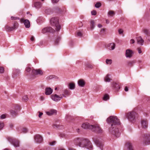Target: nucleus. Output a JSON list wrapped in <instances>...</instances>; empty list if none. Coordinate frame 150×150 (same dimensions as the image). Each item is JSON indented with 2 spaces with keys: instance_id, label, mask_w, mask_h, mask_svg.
<instances>
[{
  "instance_id": "nucleus-56",
  "label": "nucleus",
  "mask_w": 150,
  "mask_h": 150,
  "mask_svg": "<svg viewBox=\"0 0 150 150\" xmlns=\"http://www.w3.org/2000/svg\"><path fill=\"white\" fill-rule=\"evenodd\" d=\"M135 41L133 39H132L130 40V42L131 43L133 44L134 43Z\"/></svg>"
},
{
  "instance_id": "nucleus-48",
  "label": "nucleus",
  "mask_w": 150,
  "mask_h": 150,
  "mask_svg": "<svg viewBox=\"0 0 150 150\" xmlns=\"http://www.w3.org/2000/svg\"><path fill=\"white\" fill-rule=\"evenodd\" d=\"M19 18L17 17H15L13 16H11V20H16L17 19H19Z\"/></svg>"
},
{
  "instance_id": "nucleus-54",
  "label": "nucleus",
  "mask_w": 150,
  "mask_h": 150,
  "mask_svg": "<svg viewBox=\"0 0 150 150\" xmlns=\"http://www.w3.org/2000/svg\"><path fill=\"white\" fill-rule=\"evenodd\" d=\"M59 0H52V2L53 3H56L58 2Z\"/></svg>"
},
{
  "instance_id": "nucleus-30",
  "label": "nucleus",
  "mask_w": 150,
  "mask_h": 150,
  "mask_svg": "<svg viewBox=\"0 0 150 150\" xmlns=\"http://www.w3.org/2000/svg\"><path fill=\"white\" fill-rule=\"evenodd\" d=\"M60 40H61L60 37H57L54 41V45H58L59 42V41Z\"/></svg>"
},
{
  "instance_id": "nucleus-53",
  "label": "nucleus",
  "mask_w": 150,
  "mask_h": 150,
  "mask_svg": "<svg viewBox=\"0 0 150 150\" xmlns=\"http://www.w3.org/2000/svg\"><path fill=\"white\" fill-rule=\"evenodd\" d=\"M137 50L139 54H141L142 53V52L141 50V49L140 48H137Z\"/></svg>"
},
{
  "instance_id": "nucleus-8",
  "label": "nucleus",
  "mask_w": 150,
  "mask_h": 150,
  "mask_svg": "<svg viewBox=\"0 0 150 150\" xmlns=\"http://www.w3.org/2000/svg\"><path fill=\"white\" fill-rule=\"evenodd\" d=\"M18 26V24L16 22H15L13 27H10L8 25H6L5 27L6 30L8 31H11L17 28Z\"/></svg>"
},
{
  "instance_id": "nucleus-7",
  "label": "nucleus",
  "mask_w": 150,
  "mask_h": 150,
  "mask_svg": "<svg viewBox=\"0 0 150 150\" xmlns=\"http://www.w3.org/2000/svg\"><path fill=\"white\" fill-rule=\"evenodd\" d=\"M143 143L145 145L150 144V134H145L144 135Z\"/></svg>"
},
{
  "instance_id": "nucleus-17",
  "label": "nucleus",
  "mask_w": 150,
  "mask_h": 150,
  "mask_svg": "<svg viewBox=\"0 0 150 150\" xmlns=\"http://www.w3.org/2000/svg\"><path fill=\"white\" fill-rule=\"evenodd\" d=\"M45 94L47 95H49L52 94L53 90L50 87H46L45 89Z\"/></svg>"
},
{
  "instance_id": "nucleus-24",
  "label": "nucleus",
  "mask_w": 150,
  "mask_h": 150,
  "mask_svg": "<svg viewBox=\"0 0 150 150\" xmlns=\"http://www.w3.org/2000/svg\"><path fill=\"white\" fill-rule=\"evenodd\" d=\"M126 145L128 150H134L132 145L130 143L128 142L126 144Z\"/></svg>"
},
{
  "instance_id": "nucleus-52",
  "label": "nucleus",
  "mask_w": 150,
  "mask_h": 150,
  "mask_svg": "<svg viewBox=\"0 0 150 150\" xmlns=\"http://www.w3.org/2000/svg\"><path fill=\"white\" fill-rule=\"evenodd\" d=\"M6 117V116H5V115L4 114H3V115H2L1 116V119H4Z\"/></svg>"
},
{
  "instance_id": "nucleus-40",
  "label": "nucleus",
  "mask_w": 150,
  "mask_h": 150,
  "mask_svg": "<svg viewBox=\"0 0 150 150\" xmlns=\"http://www.w3.org/2000/svg\"><path fill=\"white\" fill-rule=\"evenodd\" d=\"M56 143V142L55 141H54L52 142H49V144L51 146H53Z\"/></svg>"
},
{
  "instance_id": "nucleus-43",
  "label": "nucleus",
  "mask_w": 150,
  "mask_h": 150,
  "mask_svg": "<svg viewBox=\"0 0 150 150\" xmlns=\"http://www.w3.org/2000/svg\"><path fill=\"white\" fill-rule=\"evenodd\" d=\"M4 126V124L3 123L0 122V130L2 129Z\"/></svg>"
},
{
  "instance_id": "nucleus-60",
  "label": "nucleus",
  "mask_w": 150,
  "mask_h": 150,
  "mask_svg": "<svg viewBox=\"0 0 150 150\" xmlns=\"http://www.w3.org/2000/svg\"><path fill=\"white\" fill-rule=\"evenodd\" d=\"M69 150H76L73 148L69 147Z\"/></svg>"
},
{
  "instance_id": "nucleus-29",
  "label": "nucleus",
  "mask_w": 150,
  "mask_h": 150,
  "mask_svg": "<svg viewBox=\"0 0 150 150\" xmlns=\"http://www.w3.org/2000/svg\"><path fill=\"white\" fill-rule=\"evenodd\" d=\"M69 87L70 89H73L75 88V85L73 83H70L69 85Z\"/></svg>"
},
{
  "instance_id": "nucleus-41",
  "label": "nucleus",
  "mask_w": 150,
  "mask_h": 150,
  "mask_svg": "<svg viewBox=\"0 0 150 150\" xmlns=\"http://www.w3.org/2000/svg\"><path fill=\"white\" fill-rule=\"evenodd\" d=\"M64 93L65 95H69V91L67 90H65L64 91Z\"/></svg>"
},
{
  "instance_id": "nucleus-42",
  "label": "nucleus",
  "mask_w": 150,
  "mask_h": 150,
  "mask_svg": "<svg viewBox=\"0 0 150 150\" xmlns=\"http://www.w3.org/2000/svg\"><path fill=\"white\" fill-rule=\"evenodd\" d=\"M21 130L22 132H23V133H26L27 132V129L24 127H23L22 129Z\"/></svg>"
},
{
  "instance_id": "nucleus-39",
  "label": "nucleus",
  "mask_w": 150,
  "mask_h": 150,
  "mask_svg": "<svg viewBox=\"0 0 150 150\" xmlns=\"http://www.w3.org/2000/svg\"><path fill=\"white\" fill-rule=\"evenodd\" d=\"M101 5V3L100 2H97L95 5V7L96 8H99Z\"/></svg>"
},
{
  "instance_id": "nucleus-15",
  "label": "nucleus",
  "mask_w": 150,
  "mask_h": 150,
  "mask_svg": "<svg viewBox=\"0 0 150 150\" xmlns=\"http://www.w3.org/2000/svg\"><path fill=\"white\" fill-rule=\"evenodd\" d=\"M141 126L142 128L145 129L148 126V122L147 120H142L141 122Z\"/></svg>"
},
{
  "instance_id": "nucleus-28",
  "label": "nucleus",
  "mask_w": 150,
  "mask_h": 150,
  "mask_svg": "<svg viewBox=\"0 0 150 150\" xmlns=\"http://www.w3.org/2000/svg\"><path fill=\"white\" fill-rule=\"evenodd\" d=\"M135 62V61H129L127 62V65L129 67H131Z\"/></svg>"
},
{
  "instance_id": "nucleus-26",
  "label": "nucleus",
  "mask_w": 150,
  "mask_h": 150,
  "mask_svg": "<svg viewBox=\"0 0 150 150\" xmlns=\"http://www.w3.org/2000/svg\"><path fill=\"white\" fill-rule=\"evenodd\" d=\"M113 86L115 88L116 90H117L118 89H119L120 88V87L119 85H118L116 83H113Z\"/></svg>"
},
{
  "instance_id": "nucleus-13",
  "label": "nucleus",
  "mask_w": 150,
  "mask_h": 150,
  "mask_svg": "<svg viewBox=\"0 0 150 150\" xmlns=\"http://www.w3.org/2000/svg\"><path fill=\"white\" fill-rule=\"evenodd\" d=\"M93 141L97 146L99 147L101 150H103V144L99 140L94 139Z\"/></svg>"
},
{
  "instance_id": "nucleus-37",
  "label": "nucleus",
  "mask_w": 150,
  "mask_h": 150,
  "mask_svg": "<svg viewBox=\"0 0 150 150\" xmlns=\"http://www.w3.org/2000/svg\"><path fill=\"white\" fill-rule=\"evenodd\" d=\"M28 96L26 95L23 97L22 100L24 102H26L28 100Z\"/></svg>"
},
{
  "instance_id": "nucleus-22",
  "label": "nucleus",
  "mask_w": 150,
  "mask_h": 150,
  "mask_svg": "<svg viewBox=\"0 0 150 150\" xmlns=\"http://www.w3.org/2000/svg\"><path fill=\"white\" fill-rule=\"evenodd\" d=\"M85 66L87 69H92L93 67V65L87 62L85 64Z\"/></svg>"
},
{
  "instance_id": "nucleus-51",
  "label": "nucleus",
  "mask_w": 150,
  "mask_h": 150,
  "mask_svg": "<svg viewBox=\"0 0 150 150\" xmlns=\"http://www.w3.org/2000/svg\"><path fill=\"white\" fill-rule=\"evenodd\" d=\"M123 32V30L121 29H120L118 30V32L119 34H122Z\"/></svg>"
},
{
  "instance_id": "nucleus-63",
  "label": "nucleus",
  "mask_w": 150,
  "mask_h": 150,
  "mask_svg": "<svg viewBox=\"0 0 150 150\" xmlns=\"http://www.w3.org/2000/svg\"><path fill=\"white\" fill-rule=\"evenodd\" d=\"M106 23H109V21L108 20H106Z\"/></svg>"
},
{
  "instance_id": "nucleus-18",
  "label": "nucleus",
  "mask_w": 150,
  "mask_h": 150,
  "mask_svg": "<svg viewBox=\"0 0 150 150\" xmlns=\"http://www.w3.org/2000/svg\"><path fill=\"white\" fill-rule=\"evenodd\" d=\"M57 112L56 110L54 109H51L49 111L47 112L46 113L47 115L51 116L53 115H56Z\"/></svg>"
},
{
  "instance_id": "nucleus-44",
  "label": "nucleus",
  "mask_w": 150,
  "mask_h": 150,
  "mask_svg": "<svg viewBox=\"0 0 150 150\" xmlns=\"http://www.w3.org/2000/svg\"><path fill=\"white\" fill-rule=\"evenodd\" d=\"M4 68L3 67H0V73H3L4 72Z\"/></svg>"
},
{
  "instance_id": "nucleus-9",
  "label": "nucleus",
  "mask_w": 150,
  "mask_h": 150,
  "mask_svg": "<svg viewBox=\"0 0 150 150\" xmlns=\"http://www.w3.org/2000/svg\"><path fill=\"white\" fill-rule=\"evenodd\" d=\"M92 127L91 129L93 131L99 133H102L103 132L102 129L100 127L98 124L93 125H92Z\"/></svg>"
},
{
  "instance_id": "nucleus-4",
  "label": "nucleus",
  "mask_w": 150,
  "mask_h": 150,
  "mask_svg": "<svg viewBox=\"0 0 150 150\" xmlns=\"http://www.w3.org/2000/svg\"><path fill=\"white\" fill-rule=\"evenodd\" d=\"M32 73L33 75H30V79L32 80L35 77V75H42L43 74V72L42 70L40 69H33L32 70Z\"/></svg>"
},
{
  "instance_id": "nucleus-64",
  "label": "nucleus",
  "mask_w": 150,
  "mask_h": 150,
  "mask_svg": "<svg viewBox=\"0 0 150 150\" xmlns=\"http://www.w3.org/2000/svg\"><path fill=\"white\" fill-rule=\"evenodd\" d=\"M40 45H42L43 44V42H40Z\"/></svg>"
},
{
  "instance_id": "nucleus-47",
  "label": "nucleus",
  "mask_w": 150,
  "mask_h": 150,
  "mask_svg": "<svg viewBox=\"0 0 150 150\" xmlns=\"http://www.w3.org/2000/svg\"><path fill=\"white\" fill-rule=\"evenodd\" d=\"M30 40L32 42H34L35 41V39L34 37L33 36H31L30 38Z\"/></svg>"
},
{
  "instance_id": "nucleus-61",
  "label": "nucleus",
  "mask_w": 150,
  "mask_h": 150,
  "mask_svg": "<svg viewBox=\"0 0 150 150\" xmlns=\"http://www.w3.org/2000/svg\"><path fill=\"white\" fill-rule=\"evenodd\" d=\"M9 126L11 128H12L13 126V124H11L10 125H9Z\"/></svg>"
},
{
  "instance_id": "nucleus-16",
  "label": "nucleus",
  "mask_w": 150,
  "mask_h": 150,
  "mask_svg": "<svg viewBox=\"0 0 150 150\" xmlns=\"http://www.w3.org/2000/svg\"><path fill=\"white\" fill-rule=\"evenodd\" d=\"M92 125H90L88 123L86 122L83 123L81 127L85 129H91V128L93 127Z\"/></svg>"
},
{
  "instance_id": "nucleus-5",
  "label": "nucleus",
  "mask_w": 150,
  "mask_h": 150,
  "mask_svg": "<svg viewBox=\"0 0 150 150\" xmlns=\"http://www.w3.org/2000/svg\"><path fill=\"white\" fill-rule=\"evenodd\" d=\"M136 115L137 114L135 112H130L127 114L126 116L129 121L132 122H134L135 120Z\"/></svg>"
},
{
  "instance_id": "nucleus-23",
  "label": "nucleus",
  "mask_w": 150,
  "mask_h": 150,
  "mask_svg": "<svg viewBox=\"0 0 150 150\" xmlns=\"http://www.w3.org/2000/svg\"><path fill=\"white\" fill-rule=\"evenodd\" d=\"M108 47L109 50H113L115 48V44L114 43H110L108 45Z\"/></svg>"
},
{
  "instance_id": "nucleus-3",
  "label": "nucleus",
  "mask_w": 150,
  "mask_h": 150,
  "mask_svg": "<svg viewBox=\"0 0 150 150\" xmlns=\"http://www.w3.org/2000/svg\"><path fill=\"white\" fill-rule=\"evenodd\" d=\"M51 25L56 27V30L57 31H59L61 29V26L59 24V18L57 17H54L51 18L50 20Z\"/></svg>"
},
{
  "instance_id": "nucleus-49",
  "label": "nucleus",
  "mask_w": 150,
  "mask_h": 150,
  "mask_svg": "<svg viewBox=\"0 0 150 150\" xmlns=\"http://www.w3.org/2000/svg\"><path fill=\"white\" fill-rule=\"evenodd\" d=\"M38 112L39 113V115H38V117L39 118H41L42 115H43V113L41 112L40 111H39Z\"/></svg>"
},
{
  "instance_id": "nucleus-20",
  "label": "nucleus",
  "mask_w": 150,
  "mask_h": 150,
  "mask_svg": "<svg viewBox=\"0 0 150 150\" xmlns=\"http://www.w3.org/2000/svg\"><path fill=\"white\" fill-rule=\"evenodd\" d=\"M79 85L81 87H84L85 85V82L82 79L79 80L78 82Z\"/></svg>"
},
{
  "instance_id": "nucleus-62",
  "label": "nucleus",
  "mask_w": 150,
  "mask_h": 150,
  "mask_svg": "<svg viewBox=\"0 0 150 150\" xmlns=\"http://www.w3.org/2000/svg\"><path fill=\"white\" fill-rule=\"evenodd\" d=\"M80 129H76V131L77 132H79Z\"/></svg>"
},
{
  "instance_id": "nucleus-1",
  "label": "nucleus",
  "mask_w": 150,
  "mask_h": 150,
  "mask_svg": "<svg viewBox=\"0 0 150 150\" xmlns=\"http://www.w3.org/2000/svg\"><path fill=\"white\" fill-rule=\"evenodd\" d=\"M107 121L108 124H111V127L109 129L110 133L116 137H119L120 135V133L116 126L120 124L119 119L116 116H111L108 118Z\"/></svg>"
},
{
  "instance_id": "nucleus-33",
  "label": "nucleus",
  "mask_w": 150,
  "mask_h": 150,
  "mask_svg": "<svg viewBox=\"0 0 150 150\" xmlns=\"http://www.w3.org/2000/svg\"><path fill=\"white\" fill-rule=\"evenodd\" d=\"M108 13L111 16H113L115 14V12L113 11H110Z\"/></svg>"
},
{
  "instance_id": "nucleus-34",
  "label": "nucleus",
  "mask_w": 150,
  "mask_h": 150,
  "mask_svg": "<svg viewBox=\"0 0 150 150\" xmlns=\"http://www.w3.org/2000/svg\"><path fill=\"white\" fill-rule=\"evenodd\" d=\"M109 76V74H107L106 76L105 79V81L109 82L110 81L111 79L108 77Z\"/></svg>"
},
{
  "instance_id": "nucleus-6",
  "label": "nucleus",
  "mask_w": 150,
  "mask_h": 150,
  "mask_svg": "<svg viewBox=\"0 0 150 150\" xmlns=\"http://www.w3.org/2000/svg\"><path fill=\"white\" fill-rule=\"evenodd\" d=\"M8 141L15 147H17L19 146V141L18 139H13L10 137L8 138Z\"/></svg>"
},
{
  "instance_id": "nucleus-38",
  "label": "nucleus",
  "mask_w": 150,
  "mask_h": 150,
  "mask_svg": "<svg viewBox=\"0 0 150 150\" xmlns=\"http://www.w3.org/2000/svg\"><path fill=\"white\" fill-rule=\"evenodd\" d=\"M109 99V96L108 94H105L104 95L103 98V100H106Z\"/></svg>"
},
{
  "instance_id": "nucleus-19",
  "label": "nucleus",
  "mask_w": 150,
  "mask_h": 150,
  "mask_svg": "<svg viewBox=\"0 0 150 150\" xmlns=\"http://www.w3.org/2000/svg\"><path fill=\"white\" fill-rule=\"evenodd\" d=\"M20 21L21 23H24L25 27L28 28V20H24L23 18H22L20 19Z\"/></svg>"
},
{
  "instance_id": "nucleus-46",
  "label": "nucleus",
  "mask_w": 150,
  "mask_h": 150,
  "mask_svg": "<svg viewBox=\"0 0 150 150\" xmlns=\"http://www.w3.org/2000/svg\"><path fill=\"white\" fill-rule=\"evenodd\" d=\"M91 13L92 15H96V11L95 10H93L91 12Z\"/></svg>"
},
{
  "instance_id": "nucleus-59",
  "label": "nucleus",
  "mask_w": 150,
  "mask_h": 150,
  "mask_svg": "<svg viewBox=\"0 0 150 150\" xmlns=\"http://www.w3.org/2000/svg\"><path fill=\"white\" fill-rule=\"evenodd\" d=\"M69 150H76L73 148L69 147Z\"/></svg>"
},
{
  "instance_id": "nucleus-14",
  "label": "nucleus",
  "mask_w": 150,
  "mask_h": 150,
  "mask_svg": "<svg viewBox=\"0 0 150 150\" xmlns=\"http://www.w3.org/2000/svg\"><path fill=\"white\" fill-rule=\"evenodd\" d=\"M133 54L132 51L130 49H127L126 50L125 56L127 57L131 58Z\"/></svg>"
},
{
  "instance_id": "nucleus-45",
  "label": "nucleus",
  "mask_w": 150,
  "mask_h": 150,
  "mask_svg": "<svg viewBox=\"0 0 150 150\" xmlns=\"http://www.w3.org/2000/svg\"><path fill=\"white\" fill-rule=\"evenodd\" d=\"M105 31V29L104 28L102 29L100 31V34L101 35H103Z\"/></svg>"
},
{
  "instance_id": "nucleus-55",
  "label": "nucleus",
  "mask_w": 150,
  "mask_h": 150,
  "mask_svg": "<svg viewBox=\"0 0 150 150\" xmlns=\"http://www.w3.org/2000/svg\"><path fill=\"white\" fill-rule=\"evenodd\" d=\"M53 78V76L52 75H50L47 77V79H51Z\"/></svg>"
},
{
  "instance_id": "nucleus-50",
  "label": "nucleus",
  "mask_w": 150,
  "mask_h": 150,
  "mask_svg": "<svg viewBox=\"0 0 150 150\" xmlns=\"http://www.w3.org/2000/svg\"><path fill=\"white\" fill-rule=\"evenodd\" d=\"M77 35L79 36L82 37V34L81 32H79L77 33Z\"/></svg>"
},
{
  "instance_id": "nucleus-11",
  "label": "nucleus",
  "mask_w": 150,
  "mask_h": 150,
  "mask_svg": "<svg viewBox=\"0 0 150 150\" xmlns=\"http://www.w3.org/2000/svg\"><path fill=\"white\" fill-rule=\"evenodd\" d=\"M42 33H45L48 32L53 33L55 30L51 27H49L44 28L42 29Z\"/></svg>"
},
{
  "instance_id": "nucleus-27",
  "label": "nucleus",
  "mask_w": 150,
  "mask_h": 150,
  "mask_svg": "<svg viewBox=\"0 0 150 150\" xmlns=\"http://www.w3.org/2000/svg\"><path fill=\"white\" fill-rule=\"evenodd\" d=\"M52 126L55 129H60L61 127H62V126L61 125L54 124H52Z\"/></svg>"
},
{
  "instance_id": "nucleus-21",
  "label": "nucleus",
  "mask_w": 150,
  "mask_h": 150,
  "mask_svg": "<svg viewBox=\"0 0 150 150\" xmlns=\"http://www.w3.org/2000/svg\"><path fill=\"white\" fill-rule=\"evenodd\" d=\"M137 40L138 44H140L141 45H142L144 40H143L141 36L138 37L137 38Z\"/></svg>"
},
{
  "instance_id": "nucleus-2",
  "label": "nucleus",
  "mask_w": 150,
  "mask_h": 150,
  "mask_svg": "<svg viewBox=\"0 0 150 150\" xmlns=\"http://www.w3.org/2000/svg\"><path fill=\"white\" fill-rule=\"evenodd\" d=\"M76 144L82 147H85L90 150L93 148L91 142L87 139L77 138L75 139Z\"/></svg>"
},
{
  "instance_id": "nucleus-35",
  "label": "nucleus",
  "mask_w": 150,
  "mask_h": 150,
  "mask_svg": "<svg viewBox=\"0 0 150 150\" xmlns=\"http://www.w3.org/2000/svg\"><path fill=\"white\" fill-rule=\"evenodd\" d=\"M10 112L13 116L16 115L17 114L16 112L13 110H10Z\"/></svg>"
},
{
  "instance_id": "nucleus-32",
  "label": "nucleus",
  "mask_w": 150,
  "mask_h": 150,
  "mask_svg": "<svg viewBox=\"0 0 150 150\" xmlns=\"http://www.w3.org/2000/svg\"><path fill=\"white\" fill-rule=\"evenodd\" d=\"M142 31L146 35H149V30L147 29L144 28L143 29Z\"/></svg>"
},
{
  "instance_id": "nucleus-36",
  "label": "nucleus",
  "mask_w": 150,
  "mask_h": 150,
  "mask_svg": "<svg viewBox=\"0 0 150 150\" xmlns=\"http://www.w3.org/2000/svg\"><path fill=\"white\" fill-rule=\"evenodd\" d=\"M112 61L111 59H107L106 60V62L107 64H112Z\"/></svg>"
},
{
  "instance_id": "nucleus-12",
  "label": "nucleus",
  "mask_w": 150,
  "mask_h": 150,
  "mask_svg": "<svg viewBox=\"0 0 150 150\" xmlns=\"http://www.w3.org/2000/svg\"><path fill=\"white\" fill-rule=\"evenodd\" d=\"M34 139L35 141L37 143H41L43 141L42 137L38 134H36L34 136Z\"/></svg>"
},
{
  "instance_id": "nucleus-57",
  "label": "nucleus",
  "mask_w": 150,
  "mask_h": 150,
  "mask_svg": "<svg viewBox=\"0 0 150 150\" xmlns=\"http://www.w3.org/2000/svg\"><path fill=\"white\" fill-rule=\"evenodd\" d=\"M125 91H128V88L127 86H125Z\"/></svg>"
},
{
  "instance_id": "nucleus-25",
  "label": "nucleus",
  "mask_w": 150,
  "mask_h": 150,
  "mask_svg": "<svg viewBox=\"0 0 150 150\" xmlns=\"http://www.w3.org/2000/svg\"><path fill=\"white\" fill-rule=\"evenodd\" d=\"M35 6L37 8H39L42 6V4L40 2H37L35 3Z\"/></svg>"
},
{
  "instance_id": "nucleus-58",
  "label": "nucleus",
  "mask_w": 150,
  "mask_h": 150,
  "mask_svg": "<svg viewBox=\"0 0 150 150\" xmlns=\"http://www.w3.org/2000/svg\"><path fill=\"white\" fill-rule=\"evenodd\" d=\"M98 26L99 28H101L102 27V25L100 24H98Z\"/></svg>"
},
{
  "instance_id": "nucleus-10",
  "label": "nucleus",
  "mask_w": 150,
  "mask_h": 150,
  "mask_svg": "<svg viewBox=\"0 0 150 150\" xmlns=\"http://www.w3.org/2000/svg\"><path fill=\"white\" fill-rule=\"evenodd\" d=\"M60 96H61L57 95L56 94H52L51 96V98L53 100L57 102L63 98V97L61 96V95Z\"/></svg>"
},
{
  "instance_id": "nucleus-31",
  "label": "nucleus",
  "mask_w": 150,
  "mask_h": 150,
  "mask_svg": "<svg viewBox=\"0 0 150 150\" xmlns=\"http://www.w3.org/2000/svg\"><path fill=\"white\" fill-rule=\"evenodd\" d=\"M95 23L94 21L93 20H92L91 21V25H90V26H91V30H92L93 29V28L94 27L95 25H94Z\"/></svg>"
}]
</instances>
